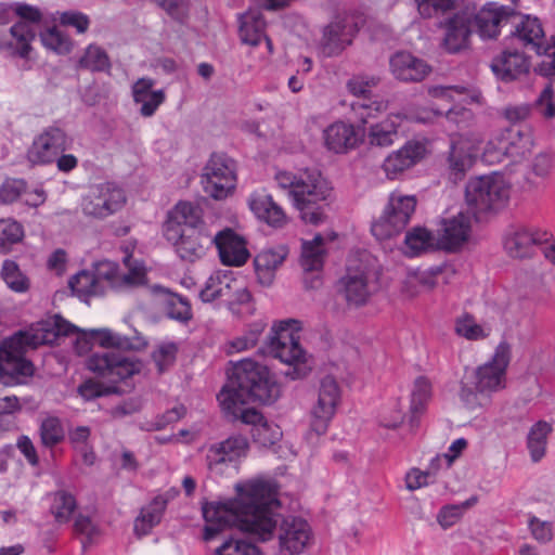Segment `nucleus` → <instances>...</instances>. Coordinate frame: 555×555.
I'll return each instance as SVG.
<instances>
[{
	"mask_svg": "<svg viewBox=\"0 0 555 555\" xmlns=\"http://www.w3.org/2000/svg\"><path fill=\"white\" fill-rule=\"evenodd\" d=\"M91 430L88 426H78L69 431V442L75 451L79 453L83 464L91 466L95 462V453L89 444Z\"/></svg>",
	"mask_w": 555,
	"mask_h": 555,
	"instance_id": "5fc2aeb1",
	"label": "nucleus"
},
{
	"mask_svg": "<svg viewBox=\"0 0 555 555\" xmlns=\"http://www.w3.org/2000/svg\"><path fill=\"white\" fill-rule=\"evenodd\" d=\"M454 332L457 336L470 341L485 339L490 334V330L477 323L475 317L468 312H464L455 319Z\"/></svg>",
	"mask_w": 555,
	"mask_h": 555,
	"instance_id": "603ef678",
	"label": "nucleus"
},
{
	"mask_svg": "<svg viewBox=\"0 0 555 555\" xmlns=\"http://www.w3.org/2000/svg\"><path fill=\"white\" fill-rule=\"evenodd\" d=\"M73 139L57 125L44 128L33 141L28 158L34 164H52L60 154L68 150Z\"/></svg>",
	"mask_w": 555,
	"mask_h": 555,
	"instance_id": "6ab92c4d",
	"label": "nucleus"
},
{
	"mask_svg": "<svg viewBox=\"0 0 555 555\" xmlns=\"http://www.w3.org/2000/svg\"><path fill=\"white\" fill-rule=\"evenodd\" d=\"M311 539V527L304 518L287 516L282 520L279 531V546L282 554H301Z\"/></svg>",
	"mask_w": 555,
	"mask_h": 555,
	"instance_id": "4be33fe9",
	"label": "nucleus"
},
{
	"mask_svg": "<svg viewBox=\"0 0 555 555\" xmlns=\"http://www.w3.org/2000/svg\"><path fill=\"white\" fill-rule=\"evenodd\" d=\"M212 245L216 246L221 263L230 267H241L247 262L250 253L244 236L233 229L225 228L212 235Z\"/></svg>",
	"mask_w": 555,
	"mask_h": 555,
	"instance_id": "5701e85b",
	"label": "nucleus"
},
{
	"mask_svg": "<svg viewBox=\"0 0 555 555\" xmlns=\"http://www.w3.org/2000/svg\"><path fill=\"white\" fill-rule=\"evenodd\" d=\"M402 116L390 114L384 120L372 125L367 132L369 143L373 146L387 147L395 143Z\"/></svg>",
	"mask_w": 555,
	"mask_h": 555,
	"instance_id": "a19ab883",
	"label": "nucleus"
},
{
	"mask_svg": "<svg viewBox=\"0 0 555 555\" xmlns=\"http://www.w3.org/2000/svg\"><path fill=\"white\" fill-rule=\"evenodd\" d=\"M288 250L285 246L263 249L254 259L255 270L259 282L262 285H270L273 282L275 271L282 266L287 257Z\"/></svg>",
	"mask_w": 555,
	"mask_h": 555,
	"instance_id": "c9c22d12",
	"label": "nucleus"
},
{
	"mask_svg": "<svg viewBox=\"0 0 555 555\" xmlns=\"http://www.w3.org/2000/svg\"><path fill=\"white\" fill-rule=\"evenodd\" d=\"M490 67L496 78L507 82L526 76L530 70L531 62L525 52L506 48L492 59Z\"/></svg>",
	"mask_w": 555,
	"mask_h": 555,
	"instance_id": "bb28decb",
	"label": "nucleus"
},
{
	"mask_svg": "<svg viewBox=\"0 0 555 555\" xmlns=\"http://www.w3.org/2000/svg\"><path fill=\"white\" fill-rule=\"evenodd\" d=\"M178 345L172 341L159 344L152 352V359L159 373L168 370L176 361Z\"/></svg>",
	"mask_w": 555,
	"mask_h": 555,
	"instance_id": "0e129e2a",
	"label": "nucleus"
},
{
	"mask_svg": "<svg viewBox=\"0 0 555 555\" xmlns=\"http://www.w3.org/2000/svg\"><path fill=\"white\" fill-rule=\"evenodd\" d=\"M416 204L414 195L392 192L382 216L372 223V234L378 241H385L402 233L415 211Z\"/></svg>",
	"mask_w": 555,
	"mask_h": 555,
	"instance_id": "9d476101",
	"label": "nucleus"
},
{
	"mask_svg": "<svg viewBox=\"0 0 555 555\" xmlns=\"http://www.w3.org/2000/svg\"><path fill=\"white\" fill-rule=\"evenodd\" d=\"M495 2L486 4L470 17L472 31L486 39H495L501 34V28L517 16V11L512 5L495 7Z\"/></svg>",
	"mask_w": 555,
	"mask_h": 555,
	"instance_id": "aec40b11",
	"label": "nucleus"
},
{
	"mask_svg": "<svg viewBox=\"0 0 555 555\" xmlns=\"http://www.w3.org/2000/svg\"><path fill=\"white\" fill-rule=\"evenodd\" d=\"M503 137L500 132L498 135L490 139L483 150L482 160L489 165L502 163L506 156L505 144H503Z\"/></svg>",
	"mask_w": 555,
	"mask_h": 555,
	"instance_id": "774afa93",
	"label": "nucleus"
},
{
	"mask_svg": "<svg viewBox=\"0 0 555 555\" xmlns=\"http://www.w3.org/2000/svg\"><path fill=\"white\" fill-rule=\"evenodd\" d=\"M39 38L47 50L59 55H66L74 48L73 39L56 25L40 30Z\"/></svg>",
	"mask_w": 555,
	"mask_h": 555,
	"instance_id": "49530a36",
	"label": "nucleus"
},
{
	"mask_svg": "<svg viewBox=\"0 0 555 555\" xmlns=\"http://www.w3.org/2000/svg\"><path fill=\"white\" fill-rule=\"evenodd\" d=\"M153 86L151 78H140L132 86L133 101L141 105L140 113L144 117L153 116L166 100L164 90H153Z\"/></svg>",
	"mask_w": 555,
	"mask_h": 555,
	"instance_id": "72a5a7b5",
	"label": "nucleus"
},
{
	"mask_svg": "<svg viewBox=\"0 0 555 555\" xmlns=\"http://www.w3.org/2000/svg\"><path fill=\"white\" fill-rule=\"evenodd\" d=\"M249 449L248 439L241 434L207 444L204 448V462L208 474L214 478L238 474Z\"/></svg>",
	"mask_w": 555,
	"mask_h": 555,
	"instance_id": "1a4fd4ad",
	"label": "nucleus"
},
{
	"mask_svg": "<svg viewBox=\"0 0 555 555\" xmlns=\"http://www.w3.org/2000/svg\"><path fill=\"white\" fill-rule=\"evenodd\" d=\"M179 493L178 488L171 487L163 493L155 495L145 506H143L140 514L134 519V534L138 537L149 534L152 529L162 521L168 503L175 500Z\"/></svg>",
	"mask_w": 555,
	"mask_h": 555,
	"instance_id": "393cba45",
	"label": "nucleus"
},
{
	"mask_svg": "<svg viewBox=\"0 0 555 555\" xmlns=\"http://www.w3.org/2000/svg\"><path fill=\"white\" fill-rule=\"evenodd\" d=\"M341 401V391L332 376L321 379L318 399L310 410V427L317 435H324Z\"/></svg>",
	"mask_w": 555,
	"mask_h": 555,
	"instance_id": "a211bd4d",
	"label": "nucleus"
},
{
	"mask_svg": "<svg viewBox=\"0 0 555 555\" xmlns=\"http://www.w3.org/2000/svg\"><path fill=\"white\" fill-rule=\"evenodd\" d=\"M465 198L477 212L504 206L509 198V185L501 175L472 178L465 188Z\"/></svg>",
	"mask_w": 555,
	"mask_h": 555,
	"instance_id": "9b49d317",
	"label": "nucleus"
},
{
	"mask_svg": "<svg viewBox=\"0 0 555 555\" xmlns=\"http://www.w3.org/2000/svg\"><path fill=\"white\" fill-rule=\"evenodd\" d=\"M503 144L507 158H512L513 163L527 157L531 154L533 147V139L528 130L517 128H507L502 132Z\"/></svg>",
	"mask_w": 555,
	"mask_h": 555,
	"instance_id": "4c0bfd02",
	"label": "nucleus"
},
{
	"mask_svg": "<svg viewBox=\"0 0 555 555\" xmlns=\"http://www.w3.org/2000/svg\"><path fill=\"white\" fill-rule=\"evenodd\" d=\"M232 273L220 271L211 274L199 293L201 299L204 302H212L215 300L224 302V299L230 292L229 288L232 282Z\"/></svg>",
	"mask_w": 555,
	"mask_h": 555,
	"instance_id": "a18cd8bd",
	"label": "nucleus"
},
{
	"mask_svg": "<svg viewBox=\"0 0 555 555\" xmlns=\"http://www.w3.org/2000/svg\"><path fill=\"white\" fill-rule=\"evenodd\" d=\"M472 34L470 17L466 10L450 17L446 24L443 47L449 53H457L468 46Z\"/></svg>",
	"mask_w": 555,
	"mask_h": 555,
	"instance_id": "2f4dec72",
	"label": "nucleus"
},
{
	"mask_svg": "<svg viewBox=\"0 0 555 555\" xmlns=\"http://www.w3.org/2000/svg\"><path fill=\"white\" fill-rule=\"evenodd\" d=\"M472 235V219L464 212L441 219L437 231L439 248L447 253L460 251Z\"/></svg>",
	"mask_w": 555,
	"mask_h": 555,
	"instance_id": "412c9836",
	"label": "nucleus"
},
{
	"mask_svg": "<svg viewBox=\"0 0 555 555\" xmlns=\"http://www.w3.org/2000/svg\"><path fill=\"white\" fill-rule=\"evenodd\" d=\"M233 420H240L246 425H251L250 435L254 442L261 447H271L275 444L282 437L281 428L271 422L255 408L243 409L240 413L227 414Z\"/></svg>",
	"mask_w": 555,
	"mask_h": 555,
	"instance_id": "a878e982",
	"label": "nucleus"
},
{
	"mask_svg": "<svg viewBox=\"0 0 555 555\" xmlns=\"http://www.w3.org/2000/svg\"><path fill=\"white\" fill-rule=\"evenodd\" d=\"M483 138L479 132L456 134L451 138L447 164L450 179L461 181L474 165Z\"/></svg>",
	"mask_w": 555,
	"mask_h": 555,
	"instance_id": "f3484780",
	"label": "nucleus"
},
{
	"mask_svg": "<svg viewBox=\"0 0 555 555\" xmlns=\"http://www.w3.org/2000/svg\"><path fill=\"white\" fill-rule=\"evenodd\" d=\"M202 184L210 197L227 198L236 185L235 162L225 154H212L204 168Z\"/></svg>",
	"mask_w": 555,
	"mask_h": 555,
	"instance_id": "f8f14e48",
	"label": "nucleus"
},
{
	"mask_svg": "<svg viewBox=\"0 0 555 555\" xmlns=\"http://www.w3.org/2000/svg\"><path fill=\"white\" fill-rule=\"evenodd\" d=\"M274 179L282 190L287 191L293 206L299 211L300 218L313 225L326 219L325 202L331 189L317 170L301 169L297 172L279 170Z\"/></svg>",
	"mask_w": 555,
	"mask_h": 555,
	"instance_id": "39448f33",
	"label": "nucleus"
},
{
	"mask_svg": "<svg viewBox=\"0 0 555 555\" xmlns=\"http://www.w3.org/2000/svg\"><path fill=\"white\" fill-rule=\"evenodd\" d=\"M35 38L36 31L30 24L16 22L10 27L8 36H0V51L8 56L29 60Z\"/></svg>",
	"mask_w": 555,
	"mask_h": 555,
	"instance_id": "c85d7f7f",
	"label": "nucleus"
},
{
	"mask_svg": "<svg viewBox=\"0 0 555 555\" xmlns=\"http://www.w3.org/2000/svg\"><path fill=\"white\" fill-rule=\"evenodd\" d=\"M324 238L317 234L311 241H304L301 247L300 266L307 272L320 271L323 268L325 250Z\"/></svg>",
	"mask_w": 555,
	"mask_h": 555,
	"instance_id": "c03bdc74",
	"label": "nucleus"
},
{
	"mask_svg": "<svg viewBox=\"0 0 555 555\" xmlns=\"http://www.w3.org/2000/svg\"><path fill=\"white\" fill-rule=\"evenodd\" d=\"M77 65L79 68L92 73L108 72L112 67L107 52L96 43H90L86 47Z\"/></svg>",
	"mask_w": 555,
	"mask_h": 555,
	"instance_id": "de8ad7c7",
	"label": "nucleus"
},
{
	"mask_svg": "<svg viewBox=\"0 0 555 555\" xmlns=\"http://www.w3.org/2000/svg\"><path fill=\"white\" fill-rule=\"evenodd\" d=\"M266 328L262 322H255L241 336L234 337L224 344L223 350L227 354H233L253 349Z\"/></svg>",
	"mask_w": 555,
	"mask_h": 555,
	"instance_id": "8fccbe9b",
	"label": "nucleus"
},
{
	"mask_svg": "<svg viewBox=\"0 0 555 555\" xmlns=\"http://www.w3.org/2000/svg\"><path fill=\"white\" fill-rule=\"evenodd\" d=\"M512 39H517L524 47H530L538 54L542 53L544 47V30L539 18L524 15L515 25Z\"/></svg>",
	"mask_w": 555,
	"mask_h": 555,
	"instance_id": "e433bc0d",
	"label": "nucleus"
},
{
	"mask_svg": "<svg viewBox=\"0 0 555 555\" xmlns=\"http://www.w3.org/2000/svg\"><path fill=\"white\" fill-rule=\"evenodd\" d=\"M300 322L295 319L279 321L271 330L269 352L288 365L285 375L291 379H300L311 371L307 353L300 346Z\"/></svg>",
	"mask_w": 555,
	"mask_h": 555,
	"instance_id": "0eeeda50",
	"label": "nucleus"
},
{
	"mask_svg": "<svg viewBox=\"0 0 555 555\" xmlns=\"http://www.w3.org/2000/svg\"><path fill=\"white\" fill-rule=\"evenodd\" d=\"M90 336L99 346L106 349L113 348L119 351H130L140 350L146 346V341L143 338H131L109 328L91 330Z\"/></svg>",
	"mask_w": 555,
	"mask_h": 555,
	"instance_id": "58836bf2",
	"label": "nucleus"
},
{
	"mask_svg": "<svg viewBox=\"0 0 555 555\" xmlns=\"http://www.w3.org/2000/svg\"><path fill=\"white\" fill-rule=\"evenodd\" d=\"M379 83V78L374 75L359 74L353 75L347 81V90L350 94L357 98L366 99L371 93L372 89Z\"/></svg>",
	"mask_w": 555,
	"mask_h": 555,
	"instance_id": "680f3d73",
	"label": "nucleus"
},
{
	"mask_svg": "<svg viewBox=\"0 0 555 555\" xmlns=\"http://www.w3.org/2000/svg\"><path fill=\"white\" fill-rule=\"evenodd\" d=\"M166 314L180 322H188L192 318V308L189 300L180 295L171 294L166 299Z\"/></svg>",
	"mask_w": 555,
	"mask_h": 555,
	"instance_id": "052dcab7",
	"label": "nucleus"
},
{
	"mask_svg": "<svg viewBox=\"0 0 555 555\" xmlns=\"http://www.w3.org/2000/svg\"><path fill=\"white\" fill-rule=\"evenodd\" d=\"M365 17L362 13H345L337 15L323 30L321 52L331 57L343 52L351 44L353 37L364 26Z\"/></svg>",
	"mask_w": 555,
	"mask_h": 555,
	"instance_id": "4468645a",
	"label": "nucleus"
},
{
	"mask_svg": "<svg viewBox=\"0 0 555 555\" xmlns=\"http://www.w3.org/2000/svg\"><path fill=\"white\" fill-rule=\"evenodd\" d=\"M127 202L122 188L114 182H104L92 186L81 199V209L86 216L103 219L119 211Z\"/></svg>",
	"mask_w": 555,
	"mask_h": 555,
	"instance_id": "dca6fc26",
	"label": "nucleus"
},
{
	"mask_svg": "<svg viewBox=\"0 0 555 555\" xmlns=\"http://www.w3.org/2000/svg\"><path fill=\"white\" fill-rule=\"evenodd\" d=\"M86 367L98 378L106 380L109 385L104 386L93 379L83 382L78 387V393L87 401L116 393L117 384L139 374L142 370V362L128 357L119 351L106 350L93 352L86 360Z\"/></svg>",
	"mask_w": 555,
	"mask_h": 555,
	"instance_id": "423d86ee",
	"label": "nucleus"
},
{
	"mask_svg": "<svg viewBox=\"0 0 555 555\" xmlns=\"http://www.w3.org/2000/svg\"><path fill=\"white\" fill-rule=\"evenodd\" d=\"M392 75L404 82H420L428 76L431 67L410 52H397L390 59Z\"/></svg>",
	"mask_w": 555,
	"mask_h": 555,
	"instance_id": "7c9ffc66",
	"label": "nucleus"
},
{
	"mask_svg": "<svg viewBox=\"0 0 555 555\" xmlns=\"http://www.w3.org/2000/svg\"><path fill=\"white\" fill-rule=\"evenodd\" d=\"M216 553L218 555H262L261 550L245 540L228 539L219 547Z\"/></svg>",
	"mask_w": 555,
	"mask_h": 555,
	"instance_id": "e2e57ef3",
	"label": "nucleus"
},
{
	"mask_svg": "<svg viewBox=\"0 0 555 555\" xmlns=\"http://www.w3.org/2000/svg\"><path fill=\"white\" fill-rule=\"evenodd\" d=\"M433 397V384L426 376H418L411 389L410 395V424L418 423L421 416L426 412Z\"/></svg>",
	"mask_w": 555,
	"mask_h": 555,
	"instance_id": "79ce46f5",
	"label": "nucleus"
},
{
	"mask_svg": "<svg viewBox=\"0 0 555 555\" xmlns=\"http://www.w3.org/2000/svg\"><path fill=\"white\" fill-rule=\"evenodd\" d=\"M511 361V346L501 341L491 359L475 371V389L482 395H490L505 388L506 370Z\"/></svg>",
	"mask_w": 555,
	"mask_h": 555,
	"instance_id": "2eb2a0df",
	"label": "nucleus"
},
{
	"mask_svg": "<svg viewBox=\"0 0 555 555\" xmlns=\"http://www.w3.org/2000/svg\"><path fill=\"white\" fill-rule=\"evenodd\" d=\"M450 269V266L442 263L439 266H433L427 270H413L412 281H416L423 291H431L437 285V278Z\"/></svg>",
	"mask_w": 555,
	"mask_h": 555,
	"instance_id": "338daca9",
	"label": "nucleus"
},
{
	"mask_svg": "<svg viewBox=\"0 0 555 555\" xmlns=\"http://www.w3.org/2000/svg\"><path fill=\"white\" fill-rule=\"evenodd\" d=\"M229 291L224 304L233 314L244 317L254 313L255 304L251 294L242 280L232 275Z\"/></svg>",
	"mask_w": 555,
	"mask_h": 555,
	"instance_id": "37998d69",
	"label": "nucleus"
},
{
	"mask_svg": "<svg viewBox=\"0 0 555 555\" xmlns=\"http://www.w3.org/2000/svg\"><path fill=\"white\" fill-rule=\"evenodd\" d=\"M234 489L235 498L203 505L206 522L203 539L211 541L225 528H236L261 542L270 541L278 525L276 511L281 506L274 486L268 480L254 478L237 482Z\"/></svg>",
	"mask_w": 555,
	"mask_h": 555,
	"instance_id": "f257e3e1",
	"label": "nucleus"
},
{
	"mask_svg": "<svg viewBox=\"0 0 555 555\" xmlns=\"http://www.w3.org/2000/svg\"><path fill=\"white\" fill-rule=\"evenodd\" d=\"M551 431L552 425L545 421H539L530 428L527 448L533 462H539L545 455L547 436Z\"/></svg>",
	"mask_w": 555,
	"mask_h": 555,
	"instance_id": "09e8293b",
	"label": "nucleus"
},
{
	"mask_svg": "<svg viewBox=\"0 0 555 555\" xmlns=\"http://www.w3.org/2000/svg\"><path fill=\"white\" fill-rule=\"evenodd\" d=\"M24 237L23 225L13 219L0 220V253L5 255L11 251L13 244L21 242Z\"/></svg>",
	"mask_w": 555,
	"mask_h": 555,
	"instance_id": "4d7b16f0",
	"label": "nucleus"
},
{
	"mask_svg": "<svg viewBox=\"0 0 555 555\" xmlns=\"http://www.w3.org/2000/svg\"><path fill=\"white\" fill-rule=\"evenodd\" d=\"M68 284L73 294L87 302L91 297L104 295L106 287L118 284V264L104 261L94 272L81 270L72 276Z\"/></svg>",
	"mask_w": 555,
	"mask_h": 555,
	"instance_id": "ddd939ff",
	"label": "nucleus"
},
{
	"mask_svg": "<svg viewBox=\"0 0 555 555\" xmlns=\"http://www.w3.org/2000/svg\"><path fill=\"white\" fill-rule=\"evenodd\" d=\"M446 121L449 124L451 138L456 135L455 130L463 131L474 122V113L472 109L462 106H452L446 113Z\"/></svg>",
	"mask_w": 555,
	"mask_h": 555,
	"instance_id": "bf43d9fd",
	"label": "nucleus"
},
{
	"mask_svg": "<svg viewBox=\"0 0 555 555\" xmlns=\"http://www.w3.org/2000/svg\"><path fill=\"white\" fill-rule=\"evenodd\" d=\"M248 206L254 215L272 228H283L288 222V217L266 190L254 191L248 198Z\"/></svg>",
	"mask_w": 555,
	"mask_h": 555,
	"instance_id": "c756f323",
	"label": "nucleus"
},
{
	"mask_svg": "<svg viewBox=\"0 0 555 555\" xmlns=\"http://www.w3.org/2000/svg\"><path fill=\"white\" fill-rule=\"evenodd\" d=\"M41 443L47 448H54L65 438L62 422L56 416H48L42 420L39 427Z\"/></svg>",
	"mask_w": 555,
	"mask_h": 555,
	"instance_id": "6e6d98bb",
	"label": "nucleus"
},
{
	"mask_svg": "<svg viewBox=\"0 0 555 555\" xmlns=\"http://www.w3.org/2000/svg\"><path fill=\"white\" fill-rule=\"evenodd\" d=\"M77 507L75 496L64 490L51 494L50 512L59 524H66Z\"/></svg>",
	"mask_w": 555,
	"mask_h": 555,
	"instance_id": "3c124183",
	"label": "nucleus"
},
{
	"mask_svg": "<svg viewBox=\"0 0 555 555\" xmlns=\"http://www.w3.org/2000/svg\"><path fill=\"white\" fill-rule=\"evenodd\" d=\"M1 278L12 292L22 294L26 293L30 287L29 279L14 260L5 259L3 261Z\"/></svg>",
	"mask_w": 555,
	"mask_h": 555,
	"instance_id": "864d4df0",
	"label": "nucleus"
},
{
	"mask_svg": "<svg viewBox=\"0 0 555 555\" xmlns=\"http://www.w3.org/2000/svg\"><path fill=\"white\" fill-rule=\"evenodd\" d=\"M440 250L437 235L425 227H414L404 237V253L416 257L423 253Z\"/></svg>",
	"mask_w": 555,
	"mask_h": 555,
	"instance_id": "ea45409f",
	"label": "nucleus"
},
{
	"mask_svg": "<svg viewBox=\"0 0 555 555\" xmlns=\"http://www.w3.org/2000/svg\"><path fill=\"white\" fill-rule=\"evenodd\" d=\"M388 108V101L365 99L357 100L351 103V111L354 117L362 124H366L370 119L376 118L379 114Z\"/></svg>",
	"mask_w": 555,
	"mask_h": 555,
	"instance_id": "13d9d810",
	"label": "nucleus"
},
{
	"mask_svg": "<svg viewBox=\"0 0 555 555\" xmlns=\"http://www.w3.org/2000/svg\"><path fill=\"white\" fill-rule=\"evenodd\" d=\"M547 240V232H531L528 229L520 228L506 235L504 248L511 257L525 258L529 256L533 245L541 244Z\"/></svg>",
	"mask_w": 555,
	"mask_h": 555,
	"instance_id": "f704fd0d",
	"label": "nucleus"
},
{
	"mask_svg": "<svg viewBox=\"0 0 555 555\" xmlns=\"http://www.w3.org/2000/svg\"><path fill=\"white\" fill-rule=\"evenodd\" d=\"M379 271L369 255L350 259L346 273L337 282V291L348 306L363 307L378 287Z\"/></svg>",
	"mask_w": 555,
	"mask_h": 555,
	"instance_id": "6e6552de",
	"label": "nucleus"
},
{
	"mask_svg": "<svg viewBox=\"0 0 555 555\" xmlns=\"http://www.w3.org/2000/svg\"><path fill=\"white\" fill-rule=\"evenodd\" d=\"M425 142L411 140L399 150L390 153L383 163V169L388 179L395 180L405 170L421 162L426 154Z\"/></svg>",
	"mask_w": 555,
	"mask_h": 555,
	"instance_id": "b1692460",
	"label": "nucleus"
},
{
	"mask_svg": "<svg viewBox=\"0 0 555 555\" xmlns=\"http://www.w3.org/2000/svg\"><path fill=\"white\" fill-rule=\"evenodd\" d=\"M163 234L178 257L189 262L203 258L212 245V234L204 221L202 208L186 201L178 202L168 211Z\"/></svg>",
	"mask_w": 555,
	"mask_h": 555,
	"instance_id": "20e7f679",
	"label": "nucleus"
},
{
	"mask_svg": "<svg viewBox=\"0 0 555 555\" xmlns=\"http://www.w3.org/2000/svg\"><path fill=\"white\" fill-rule=\"evenodd\" d=\"M266 21L257 10H249L240 15V37L249 46H258L264 39L269 53L273 52L272 40L266 36Z\"/></svg>",
	"mask_w": 555,
	"mask_h": 555,
	"instance_id": "473e14b6",
	"label": "nucleus"
},
{
	"mask_svg": "<svg viewBox=\"0 0 555 555\" xmlns=\"http://www.w3.org/2000/svg\"><path fill=\"white\" fill-rule=\"evenodd\" d=\"M324 147L334 154H347L357 149L362 139L351 122L336 120L322 133Z\"/></svg>",
	"mask_w": 555,
	"mask_h": 555,
	"instance_id": "cd10ccee",
	"label": "nucleus"
},
{
	"mask_svg": "<svg viewBox=\"0 0 555 555\" xmlns=\"http://www.w3.org/2000/svg\"><path fill=\"white\" fill-rule=\"evenodd\" d=\"M129 258L125 259L126 264L129 267L128 272L121 274L118 271V284L111 285L112 288L134 287L146 283V271L143 264L130 267Z\"/></svg>",
	"mask_w": 555,
	"mask_h": 555,
	"instance_id": "69168bd1",
	"label": "nucleus"
},
{
	"mask_svg": "<svg viewBox=\"0 0 555 555\" xmlns=\"http://www.w3.org/2000/svg\"><path fill=\"white\" fill-rule=\"evenodd\" d=\"M281 395L279 384L266 365L243 359L233 365L232 375L217 396L222 412L240 413L251 402L274 403Z\"/></svg>",
	"mask_w": 555,
	"mask_h": 555,
	"instance_id": "7ed1b4c3",
	"label": "nucleus"
},
{
	"mask_svg": "<svg viewBox=\"0 0 555 555\" xmlns=\"http://www.w3.org/2000/svg\"><path fill=\"white\" fill-rule=\"evenodd\" d=\"M78 328L60 315L33 323L0 344V378L5 384H25L35 374L34 363L26 359L28 349L51 345L61 336H69Z\"/></svg>",
	"mask_w": 555,
	"mask_h": 555,
	"instance_id": "f03ea898",
	"label": "nucleus"
}]
</instances>
